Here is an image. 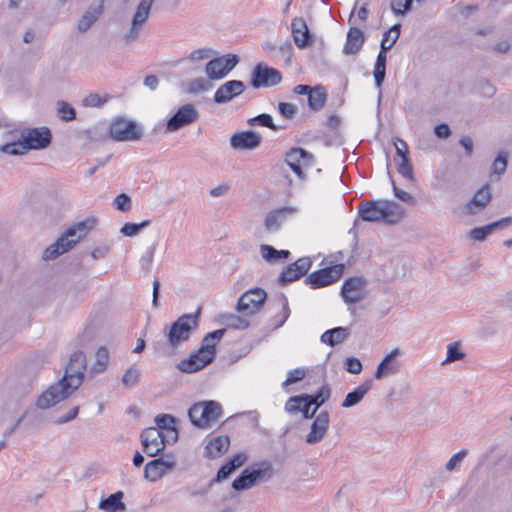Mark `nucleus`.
<instances>
[{
    "mask_svg": "<svg viewBox=\"0 0 512 512\" xmlns=\"http://www.w3.org/2000/svg\"><path fill=\"white\" fill-rule=\"evenodd\" d=\"M86 355L78 350L71 354L62 378L45 390L36 400L39 409H48L67 399L75 392L84 380L86 371Z\"/></svg>",
    "mask_w": 512,
    "mask_h": 512,
    "instance_id": "1",
    "label": "nucleus"
},
{
    "mask_svg": "<svg viewBox=\"0 0 512 512\" xmlns=\"http://www.w3.org/2000/svg\"><path fill=\"white\" fill-rule=\"evenodd\" d=\"M358 215L365 222L394 225L401 221L403 208L392 201L366 200L359 203Z\"/></svg>",
    "mask_w": 512,
    "mask_h": 512,
    "instance_id": "2",
    "label": "nucleus"
},
{
    "mask_svg": "<svg viewBox=\"0 0 512 512\" xmlns=\"http://www.w3.org/2000/svg\"><path fill=\"white\" fill-rule=\"evenodd\" d=\"M52 135L47 127L27 128L22 130L18 141L1 146L0 150L9 155H22L28 150H41L51 143Z\"/></svg>",
    "mask_w": 512,
    "mask_h": 512,
    "instance_id": "3",
    "label": "nucleus"
},
{
    "mask_svg": "<svg viewBox=\"0 0 512 512\" xmlns=\"http://www.w3.org/2000/svg\"><path fill=\"white\" fill-rule=\"evenodd\" d=\"M95 222V219H86L69 227L53 244L44 250L42 258L52 260L72 249L81 238L88 234Z\"/></svg>",
    "mask_w": 512,
    "mask_h": 512,
    "instance_id": "4",
    "label": "nucleus"
},
{
    "mask_svg": "<svg viewBox=\"0 0 512 512\" xmlns=\"http://www.w3.org/2000/svg\"><path fill=\"white\" fill-rule=\"evenodd\" d=\"M201 315V307L195 313L183 314L169 327L166 338L167 343L160 350L167 354L166 349H178L183 343L190 339L191 334L198 328Z\"/></svg>",
    "mask_w": 512,
    "mask_h": 512,
    "instance_id": "5",
    "label": "nucleus"
},
{
    "mask_svg": "<svg viewBox=\"0 0 512 512\" xmlns=\"http://www.w3.org/2000/svg\"><path fill=\"white\" fill-rule=\"evenodd\" d=\"M223 415L222 406L214 400L200 401L188 410L191 423L201 429L210 428Z\"/></svg>",
    "mask_w": 512,
    "mask_h": 512,
    "instance_id": "6",
    "label": "nucleus"
},
{
    "mask_svg": "<svg viewBox=\"0 0 512 512\" xmlns=\"http://www.w3.org/2000/svg\"><path fill=\"white\" fill-rule=\"evenodd\" d=\"M400 31L401 25L397 23L383 34L380 51L377 55L373 70L375 85L379 89L381 88L386 76L387 51H389L397 42L400 36Z\"/></svg>",
    "mask_w": 512,
    "mask_h": 512,
    "instance_id": "7",
    "label": "nucleus"
},
{
    "mask_svg": "<svg viewBox=\"0 0 512 512\" xmlns=\"http://www.w3.org/2000/svg\"><path fill=\"white\" fill-rule=\"evenodd\" d=\"M109 133L115 141H137L142 138L143 129L134 121L118 117L112 121Z\"/></svg>",
    "mask_w": 512,
    "mask_h": 512,
    "instance_id": "8",
    "label": "nucleus"
},
{
    "mask_svg": "<svg viewBox=\"0 0 512 512\" xmlns=\"http://www.w3.org/2000/svg\"><path fill=\"white\" fill-rule=\"evenodd\" d=\"M281 81L282 74L280 71L263 62L258 63L251 72L250 85L254 89L272 87L278 85Z\"/></svg>",
    "mask_w": 512,
    "mask_h": 512,
    "instance_id": "9",
    "label": "nucleus"
},
{
    "mask_svg": "<svg viewBox=\"0 0 512 512\" xmlns=\"http://www.w3.org/2000/svg\"><path fill=\"white\" fill-rule=\"evenodd\" d=\"M143 451L149 457H155L160 454L171 443L170 439L155 427L144 429L140 435Z\"/></svg>",
    "mask_w": 512,
    "mask_h": 512,
    "instance_id": "10",
    "label": "nucleus"
},
{
    "mask_svg": "<svg viewBox=\"0 0 512 512\" xmlns=\"http://www.w3.org/2000/svg\"><path fill=\"white\" fill-rule=\"evenodd\" d=\"M267 293L264 289L256 287L244 292L238 299L236 310L245 315L257 313L264 305Z\"/></svg>",
    "mask_w": 512,
    "mask_h": 512,
    "instance_id": "11",
    "label": "nucleus"
},
{
    "mask_svg": "<svg viewBox=\"0 0 512 512\" xmlns=\"http://www.w3.org/2000/svg\"><path fill=\"white\" fill-rule=\"evenodd\" d=\"M239 62L235 54H226L211 59L205 66V73L210 80L224 78Z\"/></svg>",
    "mask_w": 512,
    "mask_h": 512,
    "instance_id": "12",
    "label": "nucleus"
},
{
    "mask_svg": "<svg viewBox=\"0 0 512 512\" xmlns=\"http://www.w3.org/2000/svg\"><path fill=\"white\" fill-rule=\"evenodd\" d=\"M344 273V265L336 264L312 272L305 279V282L312 288H321L338 281Z\"/></svg>",
    "mask_w": 512,
    "mask_h": 512,
    "instance_id": "13",
    "label": "nucleus"
},
{
    "mask_svg": "<svg viewBox=\"0 0 512 512\" xmlns=\"http://www.w3.org/2000/svg\"><path fill=\"white\" fill-rule=\"evenodd\" d=\"M199 119V112L192 104H185L180 107L167 121L166 131L175 132L186 127Z\"/></svg>",
    "mask_w": 512,
    "mask_h": 512,
    "instance_id": "14",
    "label": "nucleus"
},
{
    "mask_svg": "<svg viewBox=\"0 0 512 512\" xmlns=\"http://www.w3.org/2000/svg\"><path fill=\"white\" fill-rule=\"evenodd\" d=\"M153 2L154 0H141L139 2L133 15L130 29L124 36L127 42L134 41L138 38L142 27L149 18Z\"/></svg>",
    "mask_w": 512,
    "mask_h": 512,
    "instance_id": "15",
    "label": "nucleus"
},
{
    "mask_svg": "<svg viewBox=\"0 0 512 512\" xmlns=\"http://www.w3.org/2000/svg\"><path fill=\"white\" fill-rule=\"evenodd\" d=\"M314 157L303 148L296 147L286 153L285 161L291 170L299 177L304 178L303 168L312 166Z\"/></svg>",
    "mask_w": 512,
    "mask_h": 512,
    "instance_id": "16",
    "label": "nucleus"
},
{
    "mask_svg": "<svg viewBox=\"0 0 512 512\" xmlns=\"http://www.w3.org/2000/svg\"><path fill=\"white\" fill-rule=\"evenodd\" d=\"M312 261L309 257H302L284 268L278 277L280 285H287L306 275L311 268Z\"/></svg>",
    "mask_w": 512,
    "mask_h": 512,
    "instance_id": "17",
    "label": "nucleus"
},
{
    "mask_svg": "<svg viewBox=\"0 0 512 512\" xmlns=\"http://www.w3.org/2000/svg\"><path fill=\"white\" fill-rule=\"evenodd\" d=\"M365 280L362 277L346 279L341 288V295L346 303H358L365 299Z\"/></svg>",
    "mask_w": 512,
    "mask_h": 512,
    "instance_id": "18",
    "label": "nucleus"
},
{
    "mask_svg": "<svg viewBox=\"0 0 512 512\" xmlns=\"http://www.w3.org/2000/svg\"><path fill=\"white\" fill-rule=\"evenodd\" d=\"M329 424V412L321 411L312 422L310 432L305 436V442L310 445L320 443L327 435Z\"/></svg>",
    "mask_w": 512,
    "mask_h": 512,
    "instance_id": "19",
    "label": "nucleus"
},
{
    "mask_svg": "<svg viewBox=\"0 0 512 512\" xmlns=\"http://www.w3.org/2000/svg\"><path fill=\"white\" fill-rule=\"evenodd\" d=\"M261 142V135L252 130L235 133L230 138V145L236 150H254L260 146Z\"/></svg>",
    "mask_w": 512,
    "mask_h": 512,
    "instance_id": "20",
    "label": "nucleus"
},
{
    "mask_svg": "<svg viewBox=\"0 0 512 512\" xmlns=\"http://www.w3.org/2000/svg\"><path fill=\"white\" fill-rule=\"evenodd\" d=\"M245 84L240 80H229L222 84L214 94L216 104H225L245 91Z\"/></svg>",
    "mask_w": 512,
    "mask_h": 512,
    "instance_id": "21",
    "label": "nucleus"
},
{
    "mask_svg": "<svg viewBox=\"0 0 512 512\" xmlns=\"http://www.w3.org/2000/svg\"><path fill=\"white\" fill-rule=\"evenodd\" d=\"M401 355L399 348L393 349L388 353L378 364L374 378L380 380L388 375L397 374L401 369V363L396 361V358Z\"/></svg>",
    "mask_w": 512,
    "mask_h": 512,
    "instance_id": "22",
    "label": "nucleus"
},
{
    "mask_svg": "<svg viewBox=\"0 0 512 512\" xmlns=\"http://www.w3.org/2000/svg\"><path fill=\"white\" fill-rule=\"evenodd\" d=\"M213 361L211 355H207L201 349L197 352L192 353L188 358L181 360L177 368L184 373H194L197 372L207 365H209Z\"/></svg>",
    "mask_w": 512,
    "mask_h": 512,
    "instance_id": "23",
    "label": "nucleus"
},
{
    "mask_svg": "<svg viewBox=\"0 0 512 512\" xmlns=\"http://www.w3.org/2000/svg\"><path fill=\"white\" fill-rule=\"evenodd\" d=\"M492 200L489 184L483 185L465 205L464 210L468 215H475L484 210Z\"/></svg>",
    "mask_w": 512,
    "mask_h": 512,
    "instance_id": "24",
    "label": "nucleus"
},
{
    "mask_svg": "<svg viewBox=\"0 0 512 512\" xmlns=\"http://www.w3.org/2000/svg\"><path fill=\"white\" fill-rule=\"evenodd\" d=\"M174 467V461L165 460L164 458H156L146 464L144 477L151 482H155L162 478L168 470H172Z\"/></svg>",
    "mask_w": 512,
    "mask_h": 512,
    "instance_id": "25",
    "label": "nucleus"
},
{
    "mask_svg": "<svg viewBox=\"0 0 512 512\" xmlns=\"http://www.w3.org/2000/svg\"><path fill=\"white\" fill-rule=\"evenodd\" d=\"M247 461V455L244 453H238L230 458L224 465H222L215 478L212 479V483H219L223 480L228 479L238 468L243 466Z\"/></svg>",
    "mask_w": 512,
    "mask_h": 512,
    "instance_id": "26",
    "label": "nucleus"
},
{
    "mask_svg": "<svg viewBox=\"0 0 512 512\" xmlns=\"http://www.w3.org/2000/svg\"><path fill=\"white\" fill-rule=\"evenodd\" d=\"M294 208L284 206L275 210L270 211L265 218L264 225L268 232H276L280 229L282 223L287 217L293 214Z\"/></svg>",
    "mask_w": 512,
    "mask_h": 512,
    "instance_id": "27",
    "label": "nucleus"
},
{
    "mask_svg": "<svg viewBox=\"0 0 512 512\" xmlns=\"http://www.w3.org/2000/svg\"><path fill=\"white\" fill-rule=\"evenodd\" d=\"M291 32L294 42L299 48H305L311 43L310 31L302 17H296L292 20Z\"/></svg>",
    "mask_w": 512,
    "mask_h": 512,
    "instance_id": "28",
    "label": "nucleus"
},
{
    "mask_svg": "<svg viewBox=\"0 0 512 512\" xmlns=\"http://www.w3.org/2000/svg\"><path fill=\"white\" fill-rule=\"evenodd\" d=\"M331 396V388L328 384L323 385L315 394H301L292 396L291 402L298 400H307L308 404L313 405L315 412L321 407Z\"/></svg>",
    "mask_w": 512,
    "mask_h": 512,
    "instance_id": "29",
    "label": "nucleus"
},
{
    "mask_svg": "<svg viewBox=\"0 0 512 512\" xmlns=\"http://www.w3.org/2000/svg\"><path fill=\"white\" fill-rule=\"evenodd\" d=\"M365 42L364 33L360 28L351 27L347 32L346 43L343 48L345 55L357 54Z\"/></svg>",
    "mask_w": 512,
    "mask_h": 512,
    "instance_id": "30",
    "label": "nucleus"
},
{
    "mask_svg": "<svg viewBox=\"0 0 512 512\" xmlns=\"http://www.w3.org/2000/svg\"><path fill=\"white\" fill-rule=\"evenodd\" d=\"M372 385L373 381L371 379L364 381L361 385H359L345 396L343 402L341 403V407L347 409L358 405L363 400L365 395L371 390Z\"/></svg>",
    "mask_w": 512,
    "mask_h": 512,
    "instance_id": "31",
    "label": "nucleus"
},
{
    "mask_svg": "<svg viewBox=\"0 0 512 512\" xmlns=\"http://www.w3.org/2000/svg\"><path fill=\"white\" fill-rule=\"evenodd\" d=\"M154 422L159 431L166 430L167 434H165L171 441V443H175L178 440V430L176 428V418L170 414H158Z\"/></svg>",
    "mask_w": 512,
    "mask_h": 512,
    "instance_id": "32",
    "label": "nucleus"
},
{
    "mask_svg": "<svg viewBox=\"0 0 512 512\" xmlns=\"http://www.w3.org/2000/svg\"><path fill=\"white\" fill-rule=\"evenodd\" d=\"M103 9L104 6L102 2L96 6H90L78 21V31L81 33L86 32L97 21Z\"/></svg>",
    "mask_w": 512,
    "mask_h": 512,
    "instance_id": "33",
    "label": "nucleus"
},
{
    "mask_svg": "<svg viewBox=\"0 0 512 512\" xmlns=\"http://www.w3.org/2000/svg\"><path fill=\"white\" fill-rule=\"evenodd\" d=\"M230 446V438L226 435H221L212 438L206 445V453L210 458H217L227 452Z\"/></svg>",
    "mask_w": 512,
    "mask_h": 512,
    "instance_id": "34",
    "label": "nucleus"
},
{
    "mask_svg": "<svg viewBox=\"0 0 512 512\" xmlns=\"http://www.w3.org/2000/svg\"><path fill=\"white\" fill-rule=\"evenodd\" d=\"M350 335V329L348 327H335L325 331L321 335V342L334 347L340 343H343Z\"/></svg>",
    "mask_w": 512,
    "mask_h": 512,
    "instance_id": "35",
    "label": "nucleus"
},
{
    "mask_svg": "<svg viewBox=\"0 0 512 512\" xmlns=\"http://www.w3.org/2000/svg\"><path fill=\"white\" fill-rule=\"evenodd\" d=\"M247 469L250 470V475H251L255 485L258 482L270 480L274 475L273 466L268 461H263V462L254 464L253 466H251Z\"/></svg>",
    "mask_w": 512,
    "mask_h": 512,
    "instance_id": "36",
    "label": "nucleus"
},
{
    "mask_svg": "<svg viewBox=\"0 0 512 512\" xmlns=\"http://www.w3.org/2000/svg\"><path fill=\"white\" fill-rule=\"evenodd\" d=\"M123 497L124 493L122 491H117L109 497L102 499L99 502L98 507L106 512L124 511L126 509V505L123 502Z\"/></svg>",
    "mask_w": 512,
    "mask_h": 512,
    "instance_id": "37",
    "label": "nucleus"
},
{
    "mask_svg": "<svg viewBox=\"0 0 512 512\" xmlns=\"http://www.w3.org/2000/svg\"><path fill=\"white\" fill-rule=\"evenodd\" d=\"M226 329H218L206 334L202 340V346L200 349L207 355H211L214 360L216 353V345L225 335Z\"/></svg>",
    "mask_w": 512,
    "mask_h": 512,
    "instance_id": "38",
    "label": "nucleus"
},
{
    "mask_svg": "<svg viewBox=\"0 0 512 512\" xmlns=\"http://www.w3.org/2000/svg\"><path fill=\"white\" fill-rule=\"evenodd\" d=\"M110 363V352L106 346H101L95 353V361L91 366V372L100 374L107 370Z\"/></svg>",
    "mask_w": 512,
    "mask_h": 512,
    "instance_id": "39",
    "label": "nucleus"
},
{
    "mask_svg": "<svg viewBox=\"0 0 512 512\" xmlns=\"http://www.w3.org/2000/svg\"><path fill=\"white\" fill-rule=\"evenodd\" d=\"M292 397H290L286 404L285 410L289 414H296L298 412L303 413L304 419H312L315 416V410H311V404H308L307 400H298L297 402H291Z\"/></svg>",
    "mask_w": 512,
    "mask_h": 512,
    "instance_id": "40",
    "label": "nucleus"
},
{
    "mask_svg": "<svg viewBox=\"0 0 512 512\" xmlns=\"http://www.w3.org/2000/svg\"><path fill=\"white\" fill-rule=\"evenodd\" d=\"M327 94L323 86H316L308 94V106L313 111L321 110L326 102Z\"/></svg>",
    "mask_w": 512,
    "mask_h": 512,
    "instance_id": "41",
    "label": "nucleus"
},
{
    "mask_svg": "<svg viewBox=\"0 0 512 512\" xmlns=\"http://www.w3.org/2000/svg\"><path fill=\"white\" fill-rule=\"evenodd\" d=\"M248 124L250 126H262L267 127L273 131H278L280 129H285L286 126H278L274 123L273 118L270 114L262 113L248 120Z\"/></svg>",
    "mask_w": 512,
    "mask_h": 512,
    "instance_id": "42",
    "label": "nucleus"
},
{
    "mask_svg": "<svg viewBox=\"0 0 512 512\" xmlns=\"http://www.w3.org/2000/svg\"><path fill=\"white\" fill-rule=\"evenodd\" d=\"M255 486L253 479L250 475V470L247 468L244 469L239 476H237L232 484L231 487L236 491H243L252 488Z\"/></svg>",
    "mask_w": 512,
    "mask_h": 512,
    "instance_id": "43",
    "label": "nucleus"
},
{
    "mask_svg": "<svg viewBox=\"0 0 512 512\" xmlns=\"http://www.w3.org/2000/svg\"><path fill=\"white\" fill-rule=\"evenodd\" d=\"M140 376H141V372H140L139 368L136 367L135 365H132L125 371L124 375L122 376L123 386L125 388L134 387L139 382Z\"/></svg>",
    "mask_w": 512,
    "mask_h": 512,
    "instance_id": "44",
    "label": "nucleus"
},
{
    "mask_svg": "<svg viewBox=\"0 0 512 512\" xmlns=\"http://www.w3.org/2000/svg\"><path fill=\"white\" fill-rule=\"evenodd\" d=\"M508 164L507 152H500L491 165V174L501 176L506 172Z\"/></svg>",
    "mask_w": 512,
    "mask_h": 512,
    "instance_id": "45",
    "label": "nucleus"
},
{
    "mask_svg": "<svg viewBox=\"0 0 512 512\" xmlns=\"http://www.w3.org/2000/svg\"><path fill=\"white\" fill-rule=\"evenodd\" d=\"M150 223V220H144L140 223H125L121 227L120 232L127 237H133L137 235L142 229L148 227Z\"/></svg>",
    "mask_w": 512,
    "mask_h": 512,
    "instance_id": "46",
    "label": "nucleus"
},
{
    "mask_svg": "<svg viewBox=\"0 0 512 512\" xmlns=\"http://www.w3.org/2000/svg\"><path fill=\"white\" fill-rule=\"evenodd\" d=\"M465 357V353L460 350V343L453 342L447 347V357L442 362V365H445L450 362L462 360Z\"/></svg>",
    "mask_w": 512,
    "mask_h": 512,
    "instance_id": "47",
    "label": "nucleus"
},
{
    "mask_svg": "<svg viewBox=\"0 0 512 512\" xmlns=\"http://www.w3.org/2000/svg\"><path fill=\"white\" fill-rule=\"evenodd\" d=\"M57 111L63 121H71L76 118L75 109L65 101L60 100L57 102Z\"/></svg>",
    "mask_w": 512,
    "mask_h": 512,
    "instance_id": "48",
    "label": "nucleus"
},
{
    "mask_svg": "<svg viewBox=\"0 0 512 512\" xmlns=\"http://www.w3.org/2000/svg\"><path fill=\"white\" fill-rule=\"evenodd\" d=\"M76 137L87 142H96L105 138L104 135L98 132L97 128L95 127L77 131Z\"/></svg>",
    "mask_w": 512,
    "mask_h": 512,
    "instance_id": "49",
    "label": "nucleus"
},
{
    "mask_svg": "<svg viewBox=\"0 0 512 512\" xmlns=\"http://www.w3.org/2000/svg\"><path fill=\"white\" fill-rule=\"evenodd\" d=\"M492 232L493 227L490 224L483 227H475L469 231V237L474 241H484Z\"/></svg>",
    "mask_w": 512,
    "mask_h": 512,
    "instance_id": "50",
    "label": "nucleus"
},
{
    "mask_svg": "<svg viewBox=\"0 0 512 512\" xmlns=\"http://www.w3.org/2000/svg\"><path fill=\"white\" fill-rule=\"evenodd\" d=\"M397 171L404 178L410 181L414 180L413 168L409 156L400 158V161L397 163Z\"/></svg>",
    "mask_w": 512,
    "mask_h": 512,
    "instance_id": "51",
    "label": "nucleus"
},
{
    "mask_svg": "<svg viewBox=\"0 0 512 512\" xmlns=\"http://www.w3.org/2000/svg\"><path fill=\"white\" fill-rule=\"evenodd\" d=\"M212 87V84L204 78H196L190 82L188 92L192 94H196L202 91L209 90Z\"/></svg>",
    "mask_w": 512,
    "mask_h": 512,
    "instance_id": "52",
    "label": "nucleus"
},
{
    "mask_svg": "<svg viewBox=\"0 0 512 512\" xmlns=\"http://www.w3.org/2000/svg\"><path fill=\"white\" fill-rule=\"evenodd\" d=\"M344 369L351 374H360L363 370V365L358 358L351 356L345 359Z\"/></svg>",
    "mask_w": 512,
    "mask_h": 512,
    "instance_id": "53",
    "label": "nucleus"
},
{
    "mask_svg": "<svg viewBox=\"0 0 512 512\" xmlns=\"http://www.w3.org/2000/svg\"><path fill=\"white\" fill-rule=\"evenodd\" d=\"M109 96L106 95L104 98H102L97 93H90L83 99V105L87 107H99L106 103L109 100Z\"/></svg>",
    "mask_w": 512,
    "mask_h": 512,
    "instance_id": "54",
    "label": "nucleus"
},
{
    "mask_svg": "<svg viewBox=\"0 0 512 512\" xmlns=\"http://www.w3.org/2000/svg\"><path fill=\"white\" fill-rule=\"evenodd\" d=\"M305 370L303 368H296L288 372L286 380L283 382V388H286L296 382L301 381L305 377Z\"/></svg>",
    "mask_w": 512,
    "mask_h": 512,
    "instance_id": "55",
    "label": "nucleus"
},
{
    "mask_svg": "<svg viewBox=\"0 0 512 512\" xmlns=\"http://www.w3.org/2000/svg\"><path fill=\"white\" fill-rule=\"evenodd\" d=\"M278 112L285 119L291 120L295 117V115L297 113V107L291 103L279 102L278 103Z\"/></svg>",
    "mask_w": 512,
    "mask_h": 512,
    "instance_id": "56",
    "label": "nucleus"
},
{
    "mask_svg": "<svg viewBox=\"0 0 512 512\" xmlns=\"http://www.w3.org/2000/svg\"><path fill=\"white\" fill-rule=\"evenodd\" d=\"M114 207L119 211H128L131 208V198L126 193H121L114 199Z\"/></svg>",
    "mask_w": 512,
    "mask_h": 512,
    "instance_id": "57",
    "label": "nucleus"
},
{
    "mask_svg": "<svg viewBox=\"0 0 512 512\" xmlns=\"http://www.w3.org/2000/svg\"><path fill=\"white\" fill-rule=\"evenodd\" d=\"M261 255L267 262H277L278 261V250L273 246L263 244L260 247Z\"/></svg>",
    "mask_w": 512,
    "mask_h": 512,
    "instance_id": "58",
    "label": "nucleus"
},
{
    "mask_svg": "<svg viewBox=\"0 0 512 512\" xmlns=\"http://www.w3.org/2000/svg\"><path fill=\"white\" fill-rule=\"evenodd\" d=\"M393 143L396 149V156L394 157V161H397V158L409 156L408 145L404 140L396 137Z\"/></svg>",
    "mask_w": 512,
    "mask_h": 512,
    "instance_id": "59",
    "label": "nucleus"
},
{
    "mask_svg": "<svg viewBox=\"0 0 512 512\" xmlns=\"http://www.w3.org/2000/svg\"><path fill=\"white\" fill-rule=\"evenodd\" d=\"M227 319L228 326L234 329H246L249 326V321L238 315L230 314Z\"/></svg>",
    "mask_w": 512,
    "mask_h": 512,
    "instance_id": "60",
    "label": "nucleus"
},
{
    "mask_svg": "<svg viewBox=\"0 0 512 512\" xmlns=\"http://www.w3.org/2000/svg\"><path fill=\"white\" fill-rule=\"evenodd\" d=\"M467 453V450H461L458 453L454 454L446 463V470L453 471L462 462Z\"/></svg>",
    "mask_w": 512,
    "mask_h": 512,
    "instance_id": "61",
    "label": "nucleus"
},
{
    "mask_svg": "<svg viewBox=\"0 0 512 512\" xmlns=\"http://www.w3.org/2000/svg\"><path fill=\"white\" fill-rule=\"evenodd\" d=\"M212 53H213V51L211 49L200 48V49H196V50L192 51L189 54L188 59L191 61L205 60V59L209 58V56Z\"/></svg>",
    "mask_w": 512,
    "mask_h": 512,
    "instance_id": "62",
    "label": "nucleus"
},
{
    "mask_svg": "<svg viewBox=\"0 0 512 512\" xmlns=\"http://www.w3.org/2000/svg\"><path fill=\"white\" fill-rule=\"evenodd\" d=\"M393 192H394L395 196L398 199H400L401 201L411 204V205L416 204V200L413 196H411L408 192L399 189L394 183H393Z\"/></svg>",
    "mask_w": 512,
    "mask_h": 512,
    "instance_id": "63",
    "label": "nucleus"
},
{
    "mask_svg": "<svg viewBox=\"0 0 512 512\" xmlns=\"http://www.w3.org/2000/svg\"><path fill=\"white\" fill-rule=\"evenodd\" d=\"M434 133L438 138L446 139L451 135V130L447 124L441 123L434 127Z\"/></svg>",
    "mask_w": 512,
    "mask_h": 512,
    "instance_id": "64",
    "label": "nucleus"
}]
</instances>
